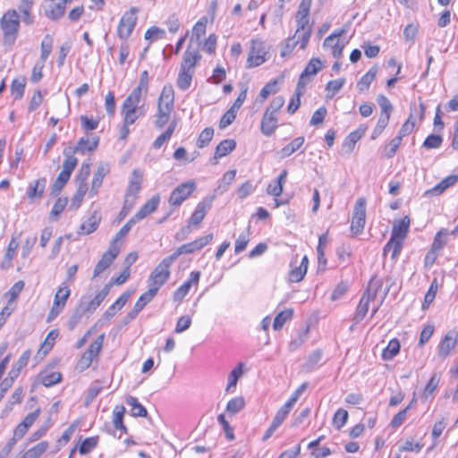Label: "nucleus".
Returning <instances> with one entry per match:
<instances>
[{
  "label": "nucleus",
  "mask_w": 458,
  "mask_h": 458,
  "mask_svg": "<svg viewBox=\"0 0 458 458\" xmlns=\"http://www.w3.org/2000/svg\"><path fill=\"white\" fill-rule=\"evenodd\" d=\"M146 96L140 89H133L124 99L122 106V114L126 124H133L139 117L145 114V109L140 103Z\"/></svg>",
  "instance_id": "nucleus-1"
},
{
  "label": "nucleus",
  "mask_w": 458,
  "mask_h": 458,
  "mask_svg": "<svg viewBox=\"0 0 458 458\" xmlns=\"http://www.w3.org/2000/svg\"><path fill=\"white\" fill-rule=\"evenodd\" d=\"M174 91L172 85H165L157 102V113L156 114L155 125L161 129L170 120L171 113L174 110Z\"/></svg>",
  "instance_id": "nucleus-2"
},
{
  "label": "nucleus",
  "mask_w": 458,
  "mask_h": 458,
  "mask_svg": "<svg viewBox=\"0 0 458 458\" xmlns=\"http://www.w3.org/2000/svg\"><path fill=\"white\" fill-rule=\"evenodd\" d=\"M174 261L167 256L152 270L148 278V286L157 293L158 290L168 281L170 267Z\"/></svg>",
  "instance_id": "nucleus-3"
},
{
  "label": "nucleus",
  "mask_w": 458,
  "mask_h": 458,
  "mask_svg": "<svg viewBox=\"0 0 458 458\" xmlns=\"http://www.w3.org/2000/svg\"><path fill=\"white\" fill-rule=\"evenodd\" d=\"M0 25L4 34V43L13 45L16 40L20 28L18 13L15 10L7 11L3 15Z\"/></svg>",
  "instance_id": "nucleus-4"
},
{
  "label": "nucleus",
  "mask_w": 458,
  "mask_h": 458,
  "mask_svg": "<svg viewBox=\"0 0 458 458\" xmlns=\"http://www.w3.org/2000/svg\"><path fill=\"white\" fill-rule=\"evenodd\" d=\"M143 181V174L139 169H134L131 173V179L125 193L124 208H131L137 199Z\"/></svg>",
  "instance_id": "nucleus-5"
},
{
  "label": "nucleus",
  "mask_w": 458,
  "mask_h": 458,
  "mask_svg": "<svg viewBox=\"0 0 458 458\" xmlns=\"http://www.w3.org/2000/svg\"><path fill=\"white\" fill-rule=\"evenodd\" d=\"M105 335H98L89 348L82 353L81 359L78 360L77 368L81 370L88 369L94 359L97 358L102 349Z\"/></svg>",
  "instance_id": "nucleus-6"
},
{
  "label": "nucleus",
  "mask_w": 458,
  "mask_h": 458,
  "mask_svg": "<svg viewBox=\"0 0 458 458\" xmlns=\"http://www.w3.org/2000/svg\"><path fill=\"white\" fill-rule=\"evenodd\" d=\"M70 295L71 289L68 285L63 284L58 287L54 297L52 308L47 318V322L54 320L63 311Z\"/></svg>",
  "instance_id": "nucleus-7"
},
{
  "label": "nucleus",
  "mask_w": 458,
  "mask_h": 458,
  "mask_svg": "<svg viewBox=\"0 0 458 458\" xmlns=\"http://www.w3.org/2000/svg\"><path fill=\"white\" fill-rule=\"evenodd\" d=\"M137 16L134 8L125 12L122 16L118 28L117 35L121 39L126 40L132 33L136 25Z\"/></svg>",
  "instance_id": "nucleus-8"
},
{
  "label": "nucleus",
  "mask_w": 458,
  "mask_h": 458,
  "mask_svg": "<svg viewBox=\"0 0 458 458\" xmlns=\"http://www.w3.org/2000/svg\"><path fill=\"white\" fill-rule=\"evenodd\" d=\"M366 221V200L360 198L357 200L352 213L351 230L354 234L362 232Z\"/></svg>",
  "instance_id": "nucleus-9"
},
{
  "label": "nucleus",
  "mask_w": 458,
  "mask_h": 458,
  "mask_svg": "<svg viewBox=\"0 0 458 458\" xmlns=\"http://www.w3.org/2000/svg\"><path fill=\"white\" fill-rule=\"evenodd\" d=\"M110 290V285L106 284L95 297L91 298L89 295L81 297L79 305L81 310H84L89 315L92 314L104 301Z\"/></svg>",
  "instance_id": "nucleus-10"
},
{
  "label": "nucleus",
  "mask_w": 458,
  "mask_h": 458,
  "mask_svg": "<svg viewBox=\"0 0 458 458\" xmlns=\"http://www.w3.org/2000/svg\"><path fill=\"white\" fill-rule=\"evenodd\" d=\"M196 189L194 181H188L178 185L170 194L169 204L180 206Z\"/></svg>",
  "instance_id": "nucleus-11"
},
{
  "label": "nucleus",
  "mask_w": 458,
  "mask_h": 458,
  "mask_svg": "<svg viewBox=\"0 0 458 458\" xmlns=\"http://www.w3.org/2000/svg\"><path fill=\"white\" fill-rule=\"evenodd\" d=\"M267 52L264 43L259 39H253L247 59V67L252 68L261 65L267 60Z\"/></svg>",
  "instance_id": "nucleus-12"
},
{
  "label": "nucleus",
  "mask_w": 458,
  "mask_h": 458,
  "mask_svg": "<svg viewBox=\"0 0 458 458\" xmlns=\"http://www.w3.org/2000/svg\"><path fill=\"white\" fill-rule=\"evenodd\" d=\"M120 250V244H115V242L110 243L108 250L102 255L100 260L97 263L94 269L93 277H97L111 266L115 258L118 256Z\"/></svg>",
  "instance_id": "nucleus-13"
},
{
  "label": "nucleus",
  "mask_w": 458,
  "mask_h": 458,
  "mask_svg": "<svg viewBox=\"0 0 458 458\" xmlns=\"http://www.w3.org/2000/svg\"><path fill=\"white\" fill-rule=\"evenodd\" d=\"M345 32L346 30L344 29L336 30L324 40L323 47L329 48L333 56L336 59L340 58L343 54L344 43L342 42L339 38Z\"/></svg>",
  "instance_id": "nucleus-14"
},
{
  "label": "nucleus",
  "mask_w": 458,
  "mask_h": 458,
  "mask_svg": "<svg viewBox=\"0 0 458 458\" xmlns=\"http://www.w3.org/2000/svg\"><path fill=\"white\" fill-rule=\"evenodd\" d=\"M297 29L294 38L301 39V48L305 49L312 32V25L310 23V18H295Z\"/></svg>",
  "instance_id": "nucleus-15"
},
{
  "label": "nucleus",
  "mask_w": 458,
  "mask_h": 458,
  "mask_svg": "<svg viewBox=\"0 0 458 458\" xmlns=\"http://www.w3.org/2000/svg\"><path fill=\"white\" fill-rule=\"evenodd\" d=\"M297 263V256L291 262L292 269L289 273V281L292 283L301 282L308 270L309 259L307 256L301 258V261L299 266H295Z\"/></svg>",
  "instance_id": "nucleus-16"
},
{
  "label": "nucleus",
  "mask_w": 458,
  "mask_h": 458,
  "mask_svg": "<svg viewBox=\"0 0 458 458\" xmlns=\"http://www.w3.org/2000/svg\"><path fill=\"white\" fill-rule=\"evenodd\" d=\"M200 277L199 271H192L189 278L174 293V300L175 301H182L183 298L189 293L192 284H198Z\"/></svg>",
  "instance_id": "nucleus-17"
},
{
  "label": "nucleus",
  "mask_w": 458,
  "mask_h": 458,
  "mask_svg": "<svg viewBox=\"0 0 458 458\" xmlns=\"http://www.w3.org/2000/svg\"><path fill=\"white\" fill-rule=\"evenodd\" d=\"M214 197L200 201L191 215L188 225H198L205 217L207 211L210 209Z\"/></svg>",
  "instance_id": "nucleus-18"
},
{
  "label": "nucleus",
  "mask_w": 458,
  "mask_h": 458,
  "mask_svg": "<svg viewBox=\"0 0 458 458\" xmlns=\"http://www.w3.org/2000/svg\"><path fill=\"white\" fill-rule=\"evenodd\" d=\"M108 173H109V167L107 165H106V164L98 165V169L94 173V175H93V178L91 181V187L89 191V198H94L98 194V190L103 183V180Z\"/></svg>",
  "instance_id": "nucleus-19"
},
{
  "label": "nucleus",
  "mask_w": 458,
  "mask_h": 458,
  "mask_svg": "<svg viewBox=\"0 0 458 458\" xmlns=\"http://www.w3.org/2000/svg\"><path fill=\"white\" fill-rule=\"evenodd\" d=\"M47 185L46 178H39L29 183L27 197L30 201L40 199L43 197Z\"/></svg>",
  "instance_id": "nucleus-20"
},
{
  "label": "nucleus",
  "mask_w": 458,
  "mask_h": 458,
  "mask_svg": "<svg viewBox=\"0 0 458 458\" xmlns=\"http://www.w3.org/2000/svg\"><path fill=\"white\" fill-rule=\"evenodd\" d=\"M458 182L457 174H451L444 178L433 188L425 191V196H438L445 192L448 188L454 186Z\"/></svg>",
  "instance_id": "nucleus-21"
},
{
  "label": "nucleus",
  "mask_w": 458,
  "mask_h": 458,
  "mask_svg": "<svg viewBox=\"0 0 458 458\" xmlns=\"http://www.w3.org/2000/svg\"><path fill=\"white\" fill-rule=\"evenodd\" d=\"M456 342V334L454 332H448L438 345V356L443 359L446 358L455 347Z\"/></svg>",
  "instance_id": "nucleus-22"
},
{
  "label": "nucleus",
  "mask_w": 458,
  "mask_h": 458,
  "mask_svg": "<svg viewBox=\"0 0 458 458\" xmlns=\"http://www.w3.org/2000/svg\"><path fill=\"white\" fill-rule=\"evenodd\" d=\"M277 114L265 111L261 119L260 130L265 136H271L278 126Z\"/></svg>",
  "instance_id": "nucleus-23"
},
{
  "label": "nucleus",
  "mask_w": 458,
  "mask_h": 458,
  "mask_svg": "<svg viewBox=\"0 0 458 458\" xmlns=\"http://www.w3.org/2000/svg\"><path fill=\"white\" fill-rule=\"evenodd\" d=\"M199 59L200 55L199 51L197 49H191V46L190 44L184 53L180 69L194 72V67Z\"/></svg>",
  "instance_id": "nucleus-24"
},
{
  "label": "nucleus",
  "mask_w": 458,
  "mask_h": 458,
  "mask_svg": "<svg viewBox=\"0 0 458 458\" xmlns=\"http://www.w3.org/2000/svg\"><path fill=\"white\" fill-rule=\"evenodd\" d=\"M243 367L244 364L242 362H239L228 374L227 385L225 389L227 394H233L235 392L237 382L244 373Z\"/></svg>",
  "instance_id": "nucleus-25"
},
{
  "label": "nucleus",
  "mask_w": 458,
  "mask_h": 458,
  "mask_svg": "<svg viewBox=\"0 0 458 458\" xmlns=\"http://www.w3.org/2000/svg\"><path fill=\"white\" fill-rule=\"evenodd\" d=\"M159 201L160 198L158 195L153 196L140 208V209L132 216V218L136 222L144 219L157 208Z\"/></svg>",
  "instance_id": "nucleus-26"
},
{
  "label": "nucleus",
  "mask_w": 458,
  "mask_h": 458,
  "mask_svg": "<svg viewBox=\"0 0 458 458\" xmlns=\"http://www.w3.org/2000/svg\"><path fill=\"white\" fill-rule=\"evenodd\" d=\"M410 224L411 221L407 216L395 221L393 225L391 237L404 241L409 232Z\"/></svg>",
  "instance_id": "nucleus-27"
},
{
  "label": "nucleus",
  "mask_w": 458,
  "mask_h": 458,
  "mask_svg": "<svg viewBox=\"0 0 458 458\" xmlns=\"http://www.w3.org/2000/svg\"><path fill=\"white\" fill-rule=\"evenodd\" d=\"M375 297L376 293H370L369 292H368V293L363 294L357 307L356 313L353 318L356 323H359L364 318L369 310V302L370 301L374 300Z\"/></svg>",
  "instance_id": "nucleus-28"
},
{
  "label": "nucleus",
  "mask_w": 458,
  "mask_h": 458,
  "mask_svg": "<svg viewBox=\"0 0 458 458\" xmlns=\"http://www.w3.org/2000/svg\"><path fill=\"white\" fill-rule=\"evenodd\" d=\"M30 355L31 352L30 350L25 351L18 359V360L13 365L8 373L7 378L12 379L13 382L20 375L21 370L27 366Z\"/></svg>",
  "instance_id": "nucleus-29"
},
{
  "label": "nucleus",
  "mask_w": 458,
  "mask_h": 458,
  "mask_svg": "<svg viewBox=\"0 0 458 458\" xmlns=\"http://www.w3.org/2000/svg\"><path fill=\"white\" fill-rule=\"evenodd\" d=\"M66 2L55 3L54 0H50L45 9V14L47 18L52 20L60 19L65 11Z\"/></svg>",
  "instance_id": "nucleus-30"
},
{
  "label": "nucleus",
  "mask_w": 458,
  "mask_h": 458,
  "mask_svg": "<svg viewBox=\"0 0 458 458\" xmlns=\"http://www.w3.org/2000/svg\"><path fill=\"white\" fill-rule=\"evenodd\" d=\"M58 335L59 334H58L57 330H55V329L51 330L47 334L43 344L40 345V348L38 352L37 356L40 357L41 359L43 357H45L50 352V350L53 348L55 342L56 338L58 337Z\"/></svg>",
  "instance_id": "nucleus-31"
},
{
  "label": "nucleus",
  "mask_w": 458,
  "mask_h": 458,
  "mask_svg": "<svg viewBox=\"0 0 458 458\" xmlns=\"http://www.w3.org/2000/svg\"><path fill=\"white\" fill-rule=\"evenodd\" d=\"M403 242L404 241L403 240L391 237L388 242L384 247V255L391 253V258L393 259H396L403 249Z\"/></svg>",
  "instance_id": "nucleus-32"
},
{
  "label": "nucleus",
  "mask_w": 458,
  "mask_h": 458,
  "mask_svg": "<svg viewBox=\"0 0 458 458\" xmlns=\"http://www.w3.org/2000/svg\"><path fill=\"white\" fill-rule=\"evenodd\" d=\"M131 296V292L123 293L117 300L116 301L112 304L105 312L104 317L106 319H109L113 318L115 313L120 310L128 301L129 298Z\"/></svg>",
  "instance_id": "nucleus-33"
},
{
  "label": "nucleus",
  "mask_w": 458,
  "mask_h": 458,
  "mask_svg": "<svg viewBox=\"0 0 458 458\" xmlns=\"http://www.w3.org/2000/svg\"><path fill=\"white\" fill-rule=\"evenodd\" d=\"M305 139L304 137H297L293 139L289 144L285 145L279 152L281 158H285L290 157L295 151L300 149L304 144Z\"/></svg>",
  "instance_id": "nucleus-34"
},
{
  "label": "nucleus",
  "mask_w": 458,
  "mask_h": 458,
  "mask_svg": "<svg viewBox=\"0 0 458 458\" xmlns=\"http://www.w3.org/2000/svg\"><path fill=\"white\" fill-rule=\"evenodd\" d=\"M236 147V142L233 139L222 140L216 148L215 158H221L231 153Z\"/></svg>",
  "instance_id": "nucleus-35"
},
{
  "label": "nucleus",
  "mask_w": 458,
  "mask_h": 458,
  "mask_svg": "<svg viewBox=\"0 0 458 458\" xmlns=\"http://www.w3.org/2000/svg\"><path fill=\"white\" fill-rule=\"evenodd\" d=\"M61 379L62 375L57 371L45 370L39 375V381L47 387L56 385Z\"/></svg>",
  "instance_id": "nucleus-36"
},
{
  "label": "nucleus",
  "mask_w": 458,
  "mask_h": 458,
  "mask_svg": "<svg viewBox=\"0 0 458 458\" xmlns=\"http://www.w3.org/2000/svg\"><path fill=\"white\" fill-rule=\"evenodd\" d=\"M377 69L376 67L370 68L358 81L357 89L359 91L363 92L369 89L371 82L376 78Z\"/></svg>",
  "instance_id": "nucleus-37"
},
{
  "label": "nucleus",
  "mask_w": 458,
  "mask_h": 458,
  "mask_svg": "<svg viewBox=\"0 0 458 458\" xmlns=\"http://www.w3.org/2000/svg\"><path fill=\"white\" fill-rule=\"evenodd\" d=\"M400 347L401 345L398 339L394 338L390 340L387 346L383 350L382 359L384 360H391L399 353Z\"/></svg>",
  "instance_id": "nucleus-38"
},
{
  "label": "nucleus",
  "mask_w": 458,
  "mask_h": 458,
  "mask_svg": "<svg viewBox=\"0 0 458 458\" xmlns=\"http://www.w3.org/2000/svg\"><path fill=\"white\" fill-rule=\"evenodd\" d=\"M321 69V61L318 58H312L301 72L300 81H302L306 77L317 74Z\"/></svg>",
  "instance_id": "nucleus-39"
},
{
  "label": "nucleus",
  "mask_w": 458,
  "mask_h": 458,
  "mask_svg": "<svg viewBox=\"0 0 458 458\" xmlns=\"http://www.w3.org/2000/svg\"><path fill=\"white\" fill-rule=\"evenodd\" d=\"M245 404V399L242 396H236L228 401L225 410L228 413L235 415L244 409Z\"/></svg>",
  "instance_id": "nucleus-40"
},
{
  "label": "nucleus",
  "mask_w": 458,
  "mask_h": 458,
  "mask_svg": "<svg viewBox=\"0 0 458 458\" xmlns=\"http://www.w3.org/2000/svg\"><path fill=\"white\" fill-rule=\"evenodd\" d=\"M88 191V184L87 183H79L77 191L71 200L70 208L73 209H77L81 204L82 203V200Z\"/></svg>",
  "instance_id": "nucleus-41"
},
{
  "label": "nucleus",
  "mask_w": 458,
  "mask_h": 458,
  "mask_svg": "<svg viewBox=\"0 0 458 458\" xmlns=\"http://www.w3.org/2000/svg\"><path fill=\"white\" fill-rule=\"evenodd\" d=\"M47 441H42L25 452L22 458H39L48 448Z\"/></svg>",
  "instance_id": "nucleus-42"
},
{
  "label": "nucleus",
  "mask_w": 458,
  "mask_h": 458,
  "mask_svg": "<svg viewBox=\"0 0 458 458\" xmlns=\"http://www.w3.org/2000/svg\"><path fill=\"white\" fill-rule=\"evenodd\" d=\"M276 84V81H272L265 85L256 98V103L263 104L271 94H275L277 91Z\"/></svg>",
  "instance_id": "nucleus-43"
},
{
  "label": "nucleus",
  "mask_w": 458,
  "mask_h": 458,
  "mask_svg": "<svg viewBox=\"0 0 458 458\" xmlns=\"http://www.w3.org/2000/svg\"><path fill=\"white\" fill-rule=\"evenodd\" d=\"M126 403L131 407V411L133 416L145 417L147 415V410L138 402L136 397H127Z\"/></svg>",
  "instance_id": "nucleus-44"
},
{
  "label": "nucleus",
  "mask_w": 458,
  "mask_h": 458,
  "mask_svg": "<svg viewBox=\"0 0 458 458\" xmlns=\"http://www.w3.org/2000/svg\"><path fill=\"white\" fill-rule=\"evenodd\" d=\"M193 73V72L180 69L177 86L182 90L188 89L191 87Z\"/></svg>",
  "instance_id": "nucleus-45"
},
{
  "label": "nucleus",
  "mask_w": 458,
  "mask_h": 458,
  "mask_svg": "<svg viewBox=\"0 0 458 458\" xmlns=\"http://www.w3.org/2000/svg\"><path fill=\"white\" fill-rule=\"evenodd\" d=\"M293 314V310H291V309L284 310L279 312L274 319V323H273L274 330H276V331L280 330L283 327V326L284 325V323L292 318Z\"/></svg>",
  "instance_id": "nucleus-46"
},
{
  "label": "nucleus",
  "mask_w": 458,
  "mask_h": 458,
  "mask_svg": "<svg viewBox=\"0 0 458 458\" xmlns=\"http://www.w3.org/2000/svg\"><path fill=\"white\" fill-rule=\"evenodd\" d=\"M236 176V170H229L222 177V180L216 189V191L220 194L224 193L228 190L230 184L234 181Z\"/></svg>",
  "instance_id": "nucleus-47"
},
{
  "label": "nucleus",
  "mask_w": 458,
  "mask_h": 458,
  "mask_svg": "<svg viewBox=\"0 0 458 458\" xmlns=\"http://www.w3.org/2000/svg\"><path fill=\"white\" fill-rule=\"evenodd\" d=\"M175 127H176V123H172L168 126L166 131L155 140V141L153 142V148L157 149V148H160L165 143H166L171 139V137L175 130Z\"/></svg>",
  "instance_id": "nucleus-48"
},
{
  "label": "nucleus",
  "mask_w": 458,
  "mask_h": 458,
  "mask_svg": "<svg viewBox=\"0 0 458 458\" xmlns=\"http://www.w3.org/2000/svg\"><path fill=\"white\" fill-rule=\"evenodd\" d=\"M53 48V38L47 35L40 45V63L45 64Z\"/></svg>",
  "instance_id": "nucleus-49"
},
{
  "label": "nucleus",
  "mask_w": 458,
  "mask_h": 458,
  "mask_svg": "<svg viewBox=\"0 0 458 458\" xmlns=\"http://www.w3.org/2000/svg\"><path fill=\"white\" fill-rule=\"evenodd\" d=\"M328 242V233L321 234L318 238V244L317 247L318 259L319 264L326 265L327 260L325 258V248Z\"/></svg>",
  "instance_id": "nucleus-50"
},
{
  "label": "nucleus",
  "mask_w": 458,
  "mask_h": 458,
  "mask_svg": "<svg viewBox=\"0 0 458 458\" xmlns=\"http://www.w3.org/2000/svg\"><path fill=\"white\" fill-rule=\"evenodd\" d=\"M99 223V217L95 214L81 225V233L89 234L97 230Z\"/></svg>",
  "instance_id": "nucleus-51"
},
{
  "label": "nucleus",
  "mask_w": 458,
  "mask_h": 458,
  "mask_svg": "<svg viewBox=\"0 0 458 458\" xmlns=\"http://www.w3.org/2000/svg\"><path fill=\"white\" fill-rule=\"evenodd\" d=\"M98 138H92L91 140L89 139H85V138H81L79 142H78V146L76 147L75 150L76 151H92L94 149L97 148L98 147Z\"/></svg>",
  "instance_id": "nucleus-52"
},
{
  "label": "nucleus",
  "mask_w": 458,
  "mask_h": 458,
  "mask_svg": "<svg viewBox=\"0 0 458 458\" xmlns=\"http://www.w3.org/2000/svg\"><path fill=\"white\" fill-rule=\"evenodd\" d=\"M214 136V129L211 127L205 128L199 135L197 146L199 148H205L209 144Z\"/></svg>",
  "instance_id": "nucleus-53"
},
{
  "label": "nucleus",
  "mask_w": 458,
  "mask_h": 458,
  "mask_svg": "<svg viewBox=\"0 0 458 458\" xmlns=\"http://www.w3.org/2000/svg\"><path fill=\"white\" fill-rule=\"evenodd\" d=\"M448 232L446 229H441L438 231L434 238L431 249L439 252L446 243V235Z\"/></svg>",
  "instance_id": "nucleus-54"
},
{
  "label": "nucleus",
  "mask_w": 458,
  "mask_h": 458,
  "mask_svg": "<svg viewBox=\"0 0 458 458\" xmlns=\"http://www.w3.org/2000/svg\"><path fill=\"white\" fill-rule=\"evenodd\" d=\"M208 23V18L206 16L201 17L193 26L192 28V38L195 37L197 40H199L200 38L206 33Z\"/></svg>",
  "instance_id": "nucleus-55"
},
{
  "label": "nucleus",
  "mask_w": 458,
  "mask_h": 458,
  "mask_svg": "<svg viewBox=\"0 0 458 458\" xmlns=\"http://www.w3.org/2000/svg\"><path fill=\"white\" fill-rule=\"evenodd\" d=\"M212 241H213V234L208 233V234L199 237L189 243H190L193 252H196V251H199L201 249H203L205 246L208 245Z\"/></svg>",
  "instance_id": "nucleus-56"
},
{
  "label": "nucleus",
  "mask_w": 458,
  "mask_h": 458,
  "mask_svg": "<svg viewBox=\"0 0 458 458\" xmlns=\"http://www.w3.org/2000/svg\"><path fill=\"white\" fill-rule=\"evenodd\" d=\"M24 288V282L23 281H18L16 282L11 289L7 292L6 295L8 297V302L7 304L13 306V302L16 300V298L19 296V294L21 293V291Z\"/></svg>",
  "instance_id": "nucleus-57"
},
{
  "label": "nucleus",
  "mask_w": 458,
  "mask_h": 458,
  "mask_svg": "<svg viewBox=\"0 0 458 458\" xmlns=\"http://www.w3.org/2000/svg\"><path fill=\"white\" fill-rule=\"evenodd\" d=\"M157 293L149 287L147 292L142 293L135 303L136 310H142L144 307L156 296Z\"/></svg>",
  "instance_id": "nucleus-58"
},
{
  "label": "nucleus",
  "mask_w": 458,
  "mask_h": 458,
  "mask_svg": "<svg viewBox=\"0 0 458 458\" xmlns=\"http://www.w3.org/2000/svg\"><path fill=\"white\" fill-rule=\"evenodd\" d=\"M344 82V78L328 81L327 84V98H333L343 88Z\"/></svg>",
  "instance_id": "nucleus-59"
},
{
  "label": "nucleus",
  "mask_w": 458,
  "mask_h": 458,
  "mask_svg": "<svg viewBox=\"0 0 458 458\" xmlns=\"http://www.w3.org/2000/svg\"><path fill=\"white\" fill-rule=\"evenodd\" d=\"M85 315H89L84 310H81V306L78 305L73 314L71 316L70 319L67 322L68 328L70 330H73L75 327L80 323L82 317Z\"/></svg>",
  "instance_id": "nucleus-60"
},
{
  "label": "nucleus",
  "mask_w": 458,
  "mask_h": 458,
  "mask_svg": "<svg viewBox=\"0 0 458 458\" xmlns=\"http://www.w3.org/2000/svg\"><path fill=\"white\" fill-rule=\"evenodd\" d=\"M348 420V412L344 409H338L333 418V424L337 428H343Z\"/></svg>",
  "instance_id": "nucleus-61"
},
{
  "label": "nucleus",
  "mask_w": 458,
  "mask_h": 458,
  "mask_svg": "<svg viewBox=\"0 0 458 458\" xmlns=\"http://www.w3.org/2000/svg\"><path fill=\"white\" fill-rule=\"evenodd\" d=\"M64 155L66 156V157L63 163L61 172L66 173L67 174L71 175L78 164V160L74 156L67 155L65 151Z\"/></svg>",
  "instance_id": "nucleus-62"
},
{
  "label": "nucleus",
  "mask_w": 458,
  "mask_h": 458,
  "mask_svg": "<svg viewBox=\"0 0 458 458\" xmlns=\"http://www.w3.org/2000/svg\"><path fill=\"white\" fill-rule=\"evenodd\" d=\"M438 384H439V377L437 376L436 373H434L424 388L423 397L425 399H427L428 396H430L434 393V391L437 388Z\"/></svg>",
  "instance_id": "nucleus-63"
},
{
  "label": "nucleus",
  "mask_w": 458,
  "mask_h": 458,
  "mask_svg": "<svg viewBox=\"0 0 458 458\" xmlns=\"http://www.w3.org/2000/svg\"><path fill=\"white\" fill-rule=\"evenodd\" d=\"M165 35V31L163 29L153 26L146 31L145 39L155 41L163 38Z\"/></svg>",
  "instance_id": "nucleus-64"
}]
</instances>
